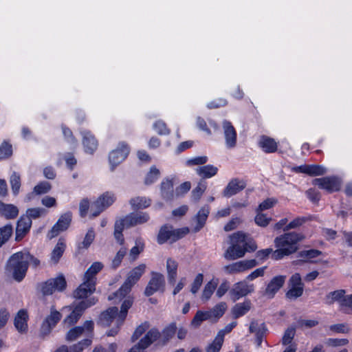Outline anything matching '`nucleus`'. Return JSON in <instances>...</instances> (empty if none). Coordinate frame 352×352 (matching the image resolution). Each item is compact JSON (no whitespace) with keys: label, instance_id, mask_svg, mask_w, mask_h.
I'll return each mask as SVG.
<instances>
[{"label":"nucleus","instance_id":"nucleus-35","mask_svg":"<svg viewBox=\"0 0 352 352\" xmlns=\"http://www.w3.org/2000/svg\"><path fill=\"white\" fill-rule=\"evenodd\" d=\"M130 205L133 210L144 209L151 204V199L146 197H136L130 199Z\"/></svg>","mask_w":352,"mask_h":352},{"label":"nucleus","instance_id":"nucleus-56","mask_svg":"<svg viewBox=\"0 0 352 352\" xmlns=\"http://www.w3.org/2000/svg\"><path fill=\"white\" fill-rule=\"evenodd\" d=\"M46 214V210L44 208H29L26 211V216L27 217H29L30 219L31 218H38L41 216H43Z\"/></svg>","mask_w":352,"mask_h":352},{"label":"nucleus","instance_id":"nucleus-33","mask_svg":"<svg viewBox=\"0 0 352 352\" xmlns=\"http://www.w3.org/2000/svg\"><path fill=\"white\" fill-rule=\"evenodd\" d=\"M217 172L218 168L211 164L199 166L196 168L197 174L203 179L211 178L215 176Z\"/></svg>","mask_w":352,"mask_h":352},{"label":"nucleus","instance_id":"nucleus-47","mask_svg":"<svg viewBox=\"0 0 352 352\" xmlns=\"http://www.w3.org/2000/svg\"><path fill=\"white\" fill-rule=\"evenodd\" d=\"M296 333V329L294 327L287 328L282 338L281 342L283 345H290L292 344V341L294 338Z\"/></svg>","mask_w":352,"mask_h":352},{"label":"nucleus","instance_id":"nucleus-46","mask_svg":"<svg viewBox=\"0 0 352 352\" xmlns=\"http://www.w3.org/2000/svg\"><path fill=\"white\" fill-rule=\"evenodd\" d=\"M10 183L14 195H16L21 187L20 175L17 173L14 172L10 176Z\"/></svg>","mask_w":352,"mask_h":352},{"label":"nucleus","instance_id":"nucleus-17","mask_svg":"<svg viewBox=\"0 0 352 352\" xmlns=\"http://www.w3.org/2000/svg\"><path fill=\"white\" fill-rule=\"evenodd\" d=\"M160 336V332L155 329L149 330L137 345L129 352H143L150 344L155 341Z\"/></svg>","mask_w":352,"mask_h":352},{"label":"nucleus","instance_id":"nucleus-12","mask_svg":"<svg viewBox=\"0 0 352 352\" xmlns=\"http://www.w3.org/2000/svg\"><path fill=\"white\" fill-rule=\"evenodd\" d=\"M115 200L116 197L113 194L108 192L102 194L92 204L91 210H93V212L91 216L94 217L98 216L104 209L111 206Z\"/></svg>","mask_w":352,"mask_h":352},{"label":"nucleus","instance_id":"nucleus-4","mask_svg":"<svg viewBox=\"0 0 352 352\" xmlns=\"http://www.w3.org/2000/svg\"><path fill=\"white\" fill-rule=\"evenodd\" d=\"M31 258L29 252H19L10 256L6 266V273L18 281H21L28 268V260Z\"/></svg>","mask_w":352,"mask_h":352},{"label":"nucleus","instance_id":"nucleus-42","mask_svg":"<svg viewBox=\"0 0 352 352\" xmlns=\"http://www.w3.org/2000/svg\"><path fill=\"white\" fill-rule=\"evenodd\" d=\"M345 296V291L343 289L336 290L332 292H330L327 296V301L328 303H333L336 301L338 302L340 306L341 305L342 300H343Z\"/></svg>","mask_w":352,"mask_h":352},{"label":"nucleus","instance_id":"nucleus-10","mask_svg":"<svg viewBox=\"0 0 352 352\" xmlns=\"http://www.w3.org/2000/svg\"><path fill=\"white\" fill-rule=\"evenodd\" d=\"M66 287V280L63 275L51 278L43 284L41 291L44 295H51L55 292H61Z\"/></svg>","mask_w":352,"mask_h":352},{"label":"nucleus","instance_id":"nucleus-6","mask_svg":"<svg viewBox=\"0 0 352 352\" xmlns=\"http://www.w3.org/2000/svg\"><path fill=\"white\" fill-rule=\"evenodd\" d=\"M189 232L188 228L173 230L170 226H163L161 228L158 236L157 243L163 244L168 241H175L187 234Z\"/></svg>","mask_w":352,"mask_h":352},{"label":"nucleus","instance_id":"nucleus-9","mask_svg":"<svg viewBox=\"0 0 352 352\" xmlns=\"http://www.w3.org/2000/svg\"><path fill=\"white\" fill-rule=\"evenodd\" d=\"M254 285L253 284H248L246 281L243 280L234 284L232 288L230 290L229 294L231 300L235 302L254 292Z\"/></svg>","mask_w":352,"mask_h":352},{"label":"nucleus","instance_id":"nucleus-57","mask_svg":"<svg viewBox=\"0 0 352 352\" xmlns=\"http://www.w3.org/2000/svg\"><path fill=\"white\" fill-rule=\"evenodd\" d=\"M277 203V199L275 198H267L261 202L256 208L258 211H263L274 207Z\"/></svg>","mask_w":352,"mask_h":352},{"label":"nucleus","instance_id":"nucleus-64","mask_svg":"<svg viewBox=\"0 0 352 352\" xmlns=\"http://www.w3.org/2000/svg\"><path fill=\"white\" fill-rule=\"evenodd\" d=\"M241 219L239 217L232 218L225 226L224 230L226 232H229L234 230L238 227V226L241 223Z\"/></svg>","mask_w":352,"mask_h":352},{"label":"nucleus","instance_id":"nucleus-27","mask_svg":"<svg viewBox=\"0 0 352 352\" xmlns=\"http://www.w3.org/2000/svg\"><path fill=\"white\" fill-rule=\"evenodd\" d=\"M28 315L26 311H19L14 318V327L19 333H25L28 330Z\"/></svg>","mask_w":352,"mask_h":352},{"label":"nucleus","instance_id":"nucleus-53","mask_svg":"<svg viewBox=\"0 0 352 352\" xmlns=\"http://www.w3.org/2000/svg\"><path fill=\"white\" fill-rule=\"evenodd\" d=\"M289 289L287 292V297L288 298H297L302 296L303 293V286L300 285H289Z\"/></svg>","mask_w":352,"mask_h":352},{"label":"nucleus","instance_id":"nucleus-5","mask_svg":"<svg viewBox=\"0 0 352 352\" xmlns=\"http://www.w3.org/2000/svg\"><path fill=\"white\" fill-rule=\"evenodd\" d=\"M146 265L144 263L140 264L133 268L129 273L123 285L113 294V296H109V300L118 298L120 300L124 298L131 290L132 287L140 280L144 273Z\"/></svg>","mask_w":352,"mask_h":352},{"label":"nucleus","instance_id":"nucleus-7","mask_svg":"<svg viewBox=\"0 0 352 352\" xmlns=\"http://www.w3.org/2000/svg\"><path fill=\"white\" fill-rule=\"evenodd\" d=\"M62 314L55 308L52 306L50 309V314L45 317L42 322L40 334L41 336L45 337L48 336L56 327L57 323L60 320Z\"/></svg>","mask_w":352,"mask_h":352},{"label":"nucleus","instance_id":"nucleus-51","mask_svg":"<svg viewBox=\"0 0 352 352\" xmlns=\"http://www.w3.org/2000/svg\"><path fill=\"white\" fill-rule=\"evenodd\" d=\"M91 344V340L89 338L85 339L77 344L70 346L69 352H82L85 348Z\"/></svg>","mask_w":352,"mask_h":352},{"label":"nucleus","instance_id":"nucleus-25","mask_svg":"<svg viewBox=\"0 0 352 352\" xmlns=\"http://www.w3.org/2000/svg\"><path fill=\"white\" fill-rule=\"evenodd\" d=\"M150 219L147 212L131 213L125 217L127 227L135 226L146 223Z\"/></svg>","mask_w":352,"mask_h":352},{"label":"nucleus","instance_id":"nucleus-32","mask_svg":"<svg viewBox=\"0 0 352 352\" xmlns=\"http://www.w3.org/2000/svg\"><path fill=\"white\" fill-rule=\"evenodd\" d=\"M252 303L250 300H245L242 302L236 304L232 308V314L235 318H239L247 314L251 309Z\"/></svg>","mask_w":352,"mask_h":352},{"label":"nucleus","instance_id":"nucleus-22","mask_svg":"<svg viewBox=\"0 0 352 352\" xmlns=\"http://www.w3.org/2000/svg\"><path fill=\"white\" fill-rule=\"evenodd\" d=\"M95 290L96 285L83 278V282L74 291V296L78 299L85 298L93 294Z\"/></svg>","mask_w":352,"mask_h":352},{"label":"nucleus","instance_id":"nucleus-43","mask_svg":"<svg viewBox=\"0 0 352 352\" xmlns=\"http://www.w3.org/2000/svg\"><path fill=\"white\" fill-rule=\"evenodd\" d=\"M256 215L254 217L255 223L260 227H266L272 221V218L267 217L262 211L256 209Z\"/></svg>","mask_w":352,"mask_h":352},{"label":"nucleus","instance_id":"nucleus-24","mask_svg":"<svg viewBox=\"0 0 352 352\" xmlns=\"http://www.w3.org/2000/svg\"><path fill=\"white\" fill-rule=\"evenodd\" d=\"M245 182L238 179H232L223 190V195L230 197L245 188Z\"/></svg>","mask_w":352,"mask_h":352},{"label":"nucleus","instance_id":"nucleus-30","mask_svg":"<svg viewBox=\"0 0 352 352\" xmlns=\"http://www.w3.org/2000/svg\"><path fill=\"white\" fill-rule=\"evenodd\" d=\"M103 264L100 262H94L87 269L84 274L83 278L89 283H92L96 285V274L102 270L103 268Z\"/></svg>","mask_w":352,"mask_h":352},{"label":"nucleus","instance_id":"nucleus-26","mask_svg":"<svg viewBox=\"0 0 352 352\" xmlns=\"http://www.w3.org/2000/svg\"><path fill=\"white\" fill-rule=\"evenodd\" d=\"M218 284L219 278L213 277L204 285L200 297L201 301L206 302L211 298L212 294L217 287Z\"/></svg>","mask_w":352,"mask_h":352},{"label":"nucleus","instance_id":"nucleus-40","mask_svg":"<svg viewBox=\"0 0 352 352\" xmlns=\"http://www.w3.org/2000/svg\"><path fill=\"white\" fill-rule=\"evenodd\" d=\"M259 146L266 153H273L277 149L276 142L273 139L265 136L260 139Z\"/></svg>","mask_w":352,"mask_h":352},{"label":"nucleus","instance_id":"nucleus-18","mask_svg":"<svg viewBox=\"0 0 352 352\" xmlns=\"http://www.w3.org/2000/svg\"><path fill=\"white\" fill-rule=\"evenodd\" d=\"M152 276L145 289V295L147 296L153 295L155 292L164 289L165 280L164 276L160 273L153 272Z\"/></svg>","mask_w":352,"mask_h":352},{"label":"nucleus","instance_id":"nucleus-2","mask_svg":"<svg viewBox=\"0 0 352 352\" xmlns=\"http://www.w3.org/2000/svg\"><path fill=\"white\" fill-rule=\"evenodd\" d=\"M305 239L302 233L290 232L284 233L274 239L276 250L273 252V258L280 260L297 252L298 243Z\"/></svg>","mask_w":352,"mask_h":352},{"label":"nucleus","instance_id":"nucleus-59","mask_svg":"<svg viewBox=\"0 0 352 352\" xmlns=\"http://www.w3.org/2000/svg\"><path fill=\"white\" fill-rule=\"evenodd\" d=\"M144 243L142 240H137L135 245L133 247L130 251L131 256H133L134 259L137 258L139 254L143 251Z\"/></svg>","mask_w":352,"mask_h":352},{"label":"nucleus","instance_id":"nucleus-20","mask_svg":"<svg viewBox=\"0 0 352 352\" xmlns=\"http://www.w3.org/2000/svg\"><path fill=\"white\" fill-rule=\"evenodd\" d=\"M31 226L32 220L29 217H21L16 224L15 240L21 241L29 232Z\"/></svg>","mask_w":352,"mask_h":352},{"label":"nucleus","instance_id":"nucleus-16","mask_svg":"<svg viewBox=\"0 0 352 352\" xmlns=\"http://www.w3.org/2000/svg\"><path fill=\"white\" fill-rule=\"evenodd\" d=\"M129 153V146L123 142L119 144L118 148L111 151L109 157L111 169L113 170L118 164L124 160Z\"/></svg>","mask_w":352,"mask_h":352},{"label":"nucleus","instance_id":"nucleus-1","mask_svg":"<svg viewBox=\"0 0 352 352\" xmlns=\"http://www.w3.org/2000/svg\"><path fill=\"white\" fill-rule=\"evenodd\" d=\"M230 246L224 253L227 260H236L242 258L248 252H254L257 245L253 241H248L247 235L241 231L234 232L229 236Z\"/></svg>","mask_w":352,"mask_h":352},{"label":"nucleus","instance_id":"nucleus-41","mask_svg":"<svg viewBox=\"0 0 352 352\" xmlns=\"http://www.w3.org/2000/svg\"><path fill=\"white\" fill-rule=\"evenodd\" d=\"M12 234V226L7 224L0 228V247L8 241Z\"/></svg>","mask_w":352,"mask_h":352},{"label":"nucleus","instance_id":"nucleus-3","mask_svg":"<svg viewBox=\"0 0 352 352\" xmlns=\"http://www.w3.org/2000/svg\"><path fill=\"white\" fill-rule=\"evenodd\" d=\"M133 298H126L122 304L120 311L118 313L117 307H111L101 314L100 322L102 325L108 326L114 323L118 328L125 320L129 309L133 305ZM118 333V329H111L107 333V336H113Z\"/></svg>","mask_w":352,"mask_h":352},{"label":"nucleus","instance_id":"nucleus-61","mask_svg":"<svg viewBox=\"0 0 352 352\" xmlns=\"http://www.w3.org/2000/svg\"><path fill=\"white\" fill-rule=\"evenodd\" d=\"M126 253V249L125 248H120V250L117 252L112 261V266L113 268H117L120 265Z\"/></svg>","mask_w":352,"mask_h":352},{"label":"nucleus","instance_id":"nucleus-54","mask_svg":"<svg viewBox=\"0 0 352 352\" xmlns=\"http://www.w3.org/2000/svg\"><path fill=\"white\" fill-rule=\"evenodd\" d=\"M326 173V168L319 165H307V174L311 176L322 175Z\"/></svg>","mask_w":352,"mask_h":352},{"label":"nucleus","instance_id":"nucleus-14","mask_svg":"<svg viewBox=\"0 0 352 352\" xmlns=\"http://www.w3.org/2000/svg\"><path fill=\"white\" fill-rule=\"evenodd\" d=\"M313 184L320 188L326 190L329 192H333L340 190L341 182L336 177H322L315 179Z\"/></svg>","mask_w":352,"mask_h":352},{"label":"nucleus","instance_id":"nucleus-19","mask_svg":"<svg viewBox=\"0 0 352 352\" xmlns=\"http://www.w3.org/2000/svg\"><path fill=\"white\" fill-rule=\"evenodd\" d=\"M72 221L71 213H65L61 215L58 221L54 224L48 233V237L52 239L56 236L60 232L66 230Z\"/></svg>","mask_w":352,"mask_h":352},{"label":"nucleus","instance_id":"nucleus-48","mask_svg":"<svg viewBox=\"0 0 352 352\" xmlns=\"http://www.w3.org/2000/svg\"><path fill=\"white\" fill-rule=\"evenodd\" d=\"M340 308L344 313L352 314V294L344 296Z\"/></svg>","mask_w":352,"mask_h":352},{"label":"nucleus","instance_id":"nucleus-34","mask_svg":"<svg viewBox=\"0 0 352 352\" xmlns=\"http://www.w3.org/2000/svg\"><path fill=\"white\" fill-rule=\"evenodd\" d=\"M161 195L165 200H171L174 197L173 184L171 180L166 179L161 183Z\"/></svg>","mask_w":352,"mask_h":352},{"label":"nucleus","instance_id":"nucleus-11","mask_svg":"<svg viewBox=\"0 0 352 352\" xmlns=\"http://www.w3.org/2000/svg\"><path fill=\"white\" fill-rule=\"evenodd\" d=\"M257 265L254 259L243 260L235 262L223 267V271L228 274H235L245 272Z\"/></svg>","mask_w":352,"mask_h":352},{"label":"nucleus","instance_id":"nucleus-13","mask_svg":"<svg viewBox=\"0 0 352 352\" xmlns=\"http://www.w3.org/2000/svg\"><path fill=\"white\" fill-rule=\"evenodd\" d=\"M94 329V322L91 320L86 321L82 327H75L71 329L66 335V340L72 342L82 335H89Z\"/></svg>","mask_w":352,"mask_h":352},{"label":"nucleus","instance_id":"nucleus-31","mask_svg":"<svg viewBox=\"0 0 352 352\" xmlns=\"http://www.w3.org/2000/svg\"><path fill=\"white\" fill-rule=\"evenodd\" d=\"M0 214L7 219H13L18 216L19 210L13 204H6L0 201Z\"/></svg>","mask_w":352,"mask_h":352},{"label":"nucleus","instance_id":"nucleus-50","mask_svg":"<svg viewBox=\"0 0 352 352\" xmlns=\"http://www.w3.org/2000/svg\"><path fill=\"white\" fill-rule=\"evenodd\" d=\"M206 187L207 186L206 182H199L197 186L192 191V199L195 201H198L201 198L203 193L205 192Z\"/></svg>","mask_w":352,"mask_h":352},{"label":"nucleus","instance_id":"nucleus-55","mask_svg":"<svg viewBox=\"0 0 352 352\" xmlns=\"http://www.w3.org/2000/svg\"><path fill=\"white\" fill-rule=\"evenodd\" d=\"M12 154V145L6 142H3L0 146V160L9 157Z\"/></svg>","mask_w":352,"mask_h":352},{"label":"nucleus","instance_id":"nucleus-23","mask_svg":"<svg viewBox=\"0 0 352 352\" xmlns=\"http://www.w3.org/2000/svg\"><path fill=\"white\" fill-rule=\"evenodd\" d=\"M286 279L285 276H277L274 277L268 283L265 294L269 298H273L274 294L282 287Z\"/></svg>","mask_w":352,"mask_h":352},{"label":"nucleus","instance_id":"nucleus-39","mask_svg":"<svg viewBox=\"0 0 352 352\" xmlns=\"http://www.w3.org/2000/svg\"><path fill=\"white\" fill-rule=\"evenodd\" d=\"M51 189V185L47 182H43L34 186L33 192L28 194L25 197V201H29L32 199L34 194L42 195L49 192Z\"/></svg>","mask_w":352,"mask_h":352},{"label":"nucleus","instance_id":"nucleus-49","mask_svg":"<svg viewBox=\"0 0 352 352\" xmlns=\"http://www.w3.org/2000/svg\"><path fill=\"white\" fill-rule=\"evenodd\" d=\"M307 221V218L304 217H298L290 221L283 228L284 231H287L292 229H296L302 226Z\"/></svg>","mask_w":352,"mask_h":352},{"label":"nucleus","instance_id":"nucleus-60","mask_svg":"<svg viewBox=\"0 0 352 352\" xmlns=\"http://www.w3.org/2000/svg\"><path fill=\"white\" fill-rule=\"evenodd\" d=\"M148 328L149 324L147 322H145L139 325L132 336L133 340L134 341L138 340Z\"/></svg>","mask_w":352,"mask_h":352},{"label":"nucleus","instance_id":"nucleus-21","mask_svg":"<svg viewBox=\"0 0 352 352\" xmlns=\"http://www.w3.org/2000/svg\"><path fill=\"white\" fill-rule=\"evenodd\" d=\"M321 254L320 251L315 249L302 250L298 253V259L294 261L293 264L297 265L302 263H311L315 258L319 256Z\"/></svg>","mask_w":352,"mask_h":352},{"label":"nucleus","instance_id":"nucleus-28","mask_svg":"<svg viewBox=\"0 0 352 352\" xmlns=\"http://www.w3.org/2000/svg\"><path fill=\"white\" fill-rule=\"evenodd\" d=\"M209 213L210 207L208 206H204L198 211L194 218V220L196 222V225L193 229L195 232L199 231L204 226Z\"/></svg>","mask_w":352,"mask_h":352},{"label":"nucleus","instance_id":"nucleus-38","mask_svg":"<svg viewBox=\"0 0 352 352\" xmlns=\"http://www.w3.org/2000/svg\"><path fill=\"white\" fill-rule=\"evenodd\" d=\"M224 340V333L219 331L212 343L206 348L207 352H219Z\"/></svg>","mask_w":352,"mask_h":352},{"label":"nucleus","instance_id":"nucleus-58","mask_svg":"<svg viewBox=\"0 0 352 352\" xmlns=\"http://www.w3.org/2000/svg\"><path fill=\"white\" fill-rule=\"evenodd\" d=\"M217 288V289L215 295L218 298H221L229 290V288H230L229 282L228 280H225L222 281L221 283L219 285V286Z\"/></svg>","mask_w":352,"mask_h":352},{"label":"nucleus","instance_id":"nucleus-15","mask_svg":"<svg viewBox=\"0 0 352 352\" xmlns=\"http://www.w3.org/2000/svg\"><path fill=\"white\" fill-rule=\"evenodd\" d=\"M222 128L226 146L230 149L234 148L237 141V134L234 127L230 122L224 120Z\"/></svg>","mask_w":352,"mask_h":352},{"label":"nucleus","instance_id":"nucleus-63","mask_svg":"<svg viewBox=\"0 0 352 352\" xmlns=\"http://www.w3.org/2000/svg\"><path fill=\"white\" fill-rule=\"evenodd\" d=\"M176 325L175 324H170L167 327H166L163 332L162 336L166 340H168L170 338H171L176 332Z\"/></svg>","mask_w":352,"mask_h":352},{"label":"nucleus","instance_id":"nucleus-45","mask_svg":"<svg viewBox=\"0 0 352 352\" xmlns=\"http://www.w3.org/2000/svg\"><path fill=\"white\" fill-rule=\"evenodd\" d=\"M228 306L226 302H221L218 303L211 309L212 318L217 320L219 319L224 314Z\"/></svg>","mask_w":352,"mask_h":352},{"label":"nucleus","instance_id":"nucleus-62","mask_svg":"<svg viewBox=\"0 0 352 352\" xmlns=\"http://www.w3.org/2000/svg\"><path fill=\"white\" fill-rule=\"evenodd\" d=\"M153 128L160 135H167L170 133V130L167 128L166 124L160 120L154 123Z\"/></svg>","mask_w":352,"mask_h":352},{"label":"nucleus","instance_id":"nucleus-8","mask_svg":"<svg viewBox=\"0 0 352 352\" xmlns=\"http://www.w3.org/2000/svg\"><path fill=\"white\" fill-rule=\"evenodd\" d=\"M96 301L95 298L81 301L74 308L72 313L64 319L63 324L67 326H71L76 323L83 311L87 308L95 305Z\"/></svg>","mask_w":352,"mask_h":352},{"label":"nucleus","instance_id":"nucleus-29","mask_svg":"<svg viewBox=\"0 0 352 352\" xmlns=\"http://www.w3.org/2000/svg\"><path fill=\"white\" fill-rule=\"evenodd\" d=\"M82 144L86 153H93L97 148L98 142L94 135L89 131L82 132Z\"/></svg>","mask_w":352,"mask_h":352},{"label":"nucleus","instance_id":"nucleus-37","mask_svg":"<svg viewBox=\"0 0 352 352\" xmlns=\"http://www.w3.org/2000/svg\"><path fill=\"white\" fill-rule=\"evenodd\" d=\"M177 268H178V263L173 259L168 258L166 261V271L168 281L170 283H172L175 281L177 275Z\"/></svg>","mask_w":352,"mask_h":352},{"label":"nucleus","instance_id":"nucleus-44","mask_svg":"<svg viewBox=\"0 0 352 352\" xmlns=\"http://www.w3.org/2000/svg\"><path fill=\"white\" fill-rule=\"evenodd\" d=\"M160 175V170L157 169L154 166H152L145 177L144 183L146 185H150V184L154 183L155 182H156L158 179Z\"/></svg>","mask_w":352,"mask_h":352},{"label":"nucleus","instance_id":"nucleus-52","mask_svg":"<svg viewBox=\"0 0 352 352\" xmlns=\"http://www.w3.org/2000/svg\"><path fill=\"white\" fill-rule=\"evenodd\" d=\"M203 280H204L203 274H201V273L197 274L196 275V276L195 277V278L191 284V286H190V292L192 294H195L199 292L201 286L202 285Z\"/></svg>","mask_w":352,"mask_h":352},{"label":"nucleus","instance_id":"nucleus-36","mask_svg":"<svg viewBox=\"0 0 352 352\" xmlns=\"http://www.w3.org/2000/svg\"><path fill=\"white\" fill-rule=\"evenodd\" d=\"M65 247L66 245L64 239H59L51 254V261L53 263L56 264L58 262L65 252Z\"/></svg>","mask_w":352,"mask_h":352}]
</instances>
